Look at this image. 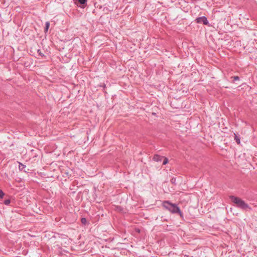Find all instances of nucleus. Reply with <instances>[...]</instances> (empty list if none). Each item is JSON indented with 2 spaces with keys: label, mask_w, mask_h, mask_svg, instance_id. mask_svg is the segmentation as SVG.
I'll use <instances>...</instances> for the list:
<instances>
[{
  "label": "nucleus",
  "mask_w": 257,
  "mask_h": 257,
  "mask_svg": "<svg viewBox=\"0 0 257 257\" xmlns=\"http://www.w3.org/2000/svg\"><path fill=\"white\" fill-rule=\"evenodd\" d=\"M229 198L231 202L234 203L237 206L243 209L249 208V206L240 198L234 196H230Z\"/></svg>",
  "instance_id": "obj_1"
},
{
  "label": "nucleus",
  "mask_w": 257,
  "mask_h": 257,
  "mask_svg": "<svg viewBox=\"0 0 257 257\" xmlns=\"http://www.w3.org/2000/svg\"><path fill=\"white\" fill-rule=\"evenodd\" d=\"M163 205L164 207L168 209L171 212L178 213L180 216H182V214L179 208L175 205L172 204L168 201H165L163 202Z\"/></svg>",
  "instance_id": "obj_2"
},
{
  "label": "nucleus",
  "mask_w": 257,
  "mask_h": 257,
  "mask_svg": "<svg viewBox=\"0 0 257 257\" xmlns=\"http://www.w3.org/2000/svg\"><path fill=\"white\" fill-rule=\"evenodd\" d=\"M196 22L197 23H202L204 25H207L208 22L207 20V18L205 17H201L198 18L196 19Z\"/></svg>",
  "instance_id": "obj_3"
},
{
  "label": "nucleus",
  "mask_w": 257,
  "mask_h": 257,
  "mask_svg": "<svg viewBox=\"0 0 257 257\" xmlns=\"http://www.w3.org/2000/svg\"><path fill=\"white\" fill-rule=\"evenodd\" d=\"M168 163H169V159L166 158V157H164L163 158V165H166Z\"/></svg>",
  "instance_id": "obj_4"
},
{
  "label": "nucleus",
  "mask_w": 257,
  "mask_h": 257,
  "mask_svg": "<svg viewBox=\"0 0 257 257\" xmlns=\"http://www.w3.org/2000/svg\"><path fill=\"white\" fill-rule=\"evenodd\" d=\"M49 26H50V23L49 22H46L45 32H47L48 30Z\"/></svg>",
  "instance_id": "obj_5"
},
{
  "label": "nucleus",
  "mask_w": 257,
  "mask_h": 257,
  "mask_svg": "<svg viewBox=\"0 0 257 257\" xmlns=\"http://www.w3.org/2000/svg\"><path fill=\"white\" fill-rule=\"evenodd\" d=\"M4 196V193L3 191L0 189V198H3Z\"/></svg>",
  "instance_id": "obj_6"
},
{
  "label": "nucleus",
  "mask_w": 257,
  "mask_h": 257,
  "mask_svg": "<svg viewBox=\"0 0 257 257\" xmlns=\"http://www.w3.org/2000/svg\"><path fill=\"white\" fill-rule=\"evenodd\" d=\"M86 219L85 218H83L81 219V222L83 224H85L86 223Z\"/></svg>",
  "instance_id": "obj_7"
},
{
  "label": "nucleus",
  "mask_w": 257,
  "mask_h": 257,
  "mask_svg": "<svg viewBox=\"0 0 257 257\" xmlns=\"http://www.w3.org/2000/svg\"><path fill=\"white\" fill-rule=\"evenodd\" d=\"M154 159L156 161H158L159 160V156H154Z\"/></svg>",
  "instance_id": "obj_8"
},
{
  "label": "nucleus",
  "mask_w": 257,
  "mask_h": 257,
  "mask_svg": "<svg viewBox=\"0 0 257 257\" xmlns=\"http://www.w3.org/2000/svg\"><path fill=\"white\" fill-rule=\"evenodd\" d=\"M235 140L237 144L240 143V140L236 136L235 137Z\"/></svg>",
  "instance_id": "obj_9"
},
{
  "label": "nucleus",
  "mask_w": 257,
  "mask_h": 257,
  "mask_svg": "<svg viewBox=\"0 0 257 257\" xmlns=\"http://www.w3.org/2000/svg\"><path fill=\"white\" fill-rule=\"evenodd\" d=\"M10 203V200H6L5 201V204L6 205H9Z\"/></svg>",
  "instance_id": "obj_10"
},
{
  "label": "nucleus",
  "mask_w": 257,
  "mask_h": 257,
  "mask_svg": "<svg viewBox=\"0 0 257 257\" xmlns=\"http://www.w3.org/2000/svg\"><path fill=\"white\" fill-rule=\"evenodd\" d=\"M38 52L39 53V55H41V56H43V53H41V52L40 51V50H38Z\"/></svg>",
  "instance_id": "obj_11"
},
{
  "label": "nucleus",
  "mask_w": 257,
  "mask_h": 257,
  "mask_svg": "<svg viewBox=\"0 0 257 257\" xmlns=\"http://www.w3.org/2000/svg\"><path fill=\"white\" fill-rule=\"evenodd\" d=\"M234 79L235 80H237L239 79V77L238 76H234Z\"/></svg>",
  "instance_id": "obj_12"
},
{
  "label": "nucleus",
  "mask_w": 257,
  "mask_h": 257,
  "mask_svg": "<svg viewBox=\"0 0 257 257\" xmlns=\"http://www.w3.org/2000/svg\"><path fill=\"white\" fill-rule=\"evenodd\" d=\"M155 113H152V115H155Z\"/></svg>",
  "instance_id": "obj_13"
},
{
  "label": "nucleus",
  "mask_w": 257,
  "mask_h": 257,
  "mask_svg": "<svg viewBox=\"0 0 257 257\" xmlns=\"http://www.w3.org/2000/svg\"><path fill=\"white\" fill-rule=\"evenodd\" d=\"M20 165H22V166H23V165L22 164V163H20Z\"/></svg>",
  "instance_id": "obj_14"
}]
</instances>
